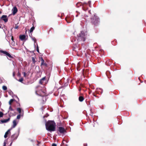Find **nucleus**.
<instances>
[{
	"label": "nucleus",
	"instance_id": "obj_9",
	"mask_svg": "<svg viewBox=\"0 0 146 146\" xmlns=\"http://www.w3.org/2000/svg\"><path fill=\"white\" fill-rule=\"evenodd\" d=\"M12 11H13V15H14L17 12V7H14L13 9H12Z\"/></svg>",
	"mask_w": 146,
	"mask_h": 146
},
{
	"label": "nucleus",
	"instance_id": "obj_27",
	"mask_svg": "<svg viewBox=\"0 0 146 146\" xmlns=\"http://www.w3.org/2000/svg\"><path fill=\"white\" fill-rule=\"evenodd\" d=\"M23 80V78H21L20 79H19V81L21 82H22Z\"/></svg>",
	"mask_w": 146,
	"mask_h": 146
},
{
	"label": "nucleus",
	"instance_id": "obj_37",
	"mask_svg": "<svg viewBox=\"0 0 146 146\" xmlns=\"http://www.w3.org/2000/svg\"><path fill=\"white\" fill-rule=\"evenodd\" d=\"M14 74H14V73H13V76H14Z\"/></svg>",
	"mask_w": 146,
	"mask_h": 146
},
{
	"label": "nucleus",
	"instance_id": "obj_25",
	"mask_svg": "<svg viewBox=\"0 0 146 146\" xmlns=\"http://www.w3.org/2000/svg\"><path fill=\"white\" fill-rule=\"evenodd\" d=\"M32 60L33 62L34 63H35L36 62L35 58L33 57H32Z\"/></svg>",
	"mask_w": 146,
	"mask_h": 146
},
{
	"label": "nucleus",
	"instance_id": "obj_34",
	"mask_svg": "<svg viewBox=\"0 0 146 146\" xmlns=\"http://www.w3.org/2000/svg\"><path fill=\"white\" fill-rule=\"evenodd\" d=\"M18 28V26H16L15 27V29H17Z\"/></svg>",
	"mask_w": 146,
	"mask_h": 146
},
{
	"label": "nucleus",
	"instance_id": "obj_13",
	"mask_svg": "<svg viewBox=\"0 0 146 146\" xmlns=\"http://www.w3.org/2000/svg\"><path fill=\"white\" fill-rule=\"evenodd\" d=\"M10 120V118H8V119L4 120H2L1 121V122L2 123H6L8 121Z\"/></svg>",
	"mask_w": 146,
	"mask_h": 146
},
{
	"label": "nucleus",
	"instance_id": "obj_4",
	"mask_svg": "<svg viewBox=\"0 0 146 146\" xmlns=\"http://www.w3.org/2000/svg\"><path fill=\"white\" fill-rule=\"evenodd\" d=\"M99 19L97 17L94 15V17L92 19V22L94 25H96L98 23L99 21Z\"/></svg>",
	"mask_w": 146,
	"mask_h": 146
},
{
	"label": "nucleus",
	"instance_id": "obj_1",
	"mask_svg": "<svg viewBox=\"0 0 146 146\" xmlns=\"http://www.w3.org/2000/svg\"><path fill=\"white\" fill-rule=\"evenodd\" d=\"M46 90L44 88H42L40 86H38L36 88V93L37 95L43 97V100L45 102L46 100Z\"/></svg>",
	"mask_w": 146,
	"mask_h": 146
},
{
	"label": "nucleus",
	"instance_id": "obj_35",
	"mask_svg": "<svg viewBox=\"0 0 146 146\" xmlns=\"http://www.w3.org/2000/svg\"><path fill=\"white\" fill-rule=\"evenodd\" d=\"M87 145L86 144H84V146H87Z\"/></svg>",
	"mask_w": 146,
	"mask_h": 146
},
{
	"label": "nucleus",
	"instance_id": "obj_41",
	"mask_svg": "<svg viewBox=\"0 0 146 146\" xmlns=\"http://www.w3.org/2000/svg\"><path fill=\"white\" fill-rule=\"evenodd\" d=\"M78 16V15H76V17H77Z\"/></svg>",
	"mask_w": 146,
	"mask_h": 146
},
{
	"label": "nucleus",
	"instance_id": "obj_11",
	"mask_svg": "<svg viewBox=\"0 0 146 146\" xmlns=\"http://www.w3.org/2000/svg\"><path fill=\"white\" fill-rule=\"evenodd\" d=\"M18 136L17 135H16L15 134H14L13 135L11 136V138L12 139V140H13L16 139L17 138Z\"/></svg>",
	"mask_w": 146,
	"mask_h": 146
},
{
	"label": "nucleus",
	"instance_id": "obj_8",
	"mask_svg": "<svg viewBox=\"0 0 146 146\" xmlns=\"http://www.w3.org/2000/svg\"><path fill=\"white\" fill-rule=\"evenodd\" d=\"M11 129H9L5 133V135L4 136V137L6 138L7 137L8 135H10V131Z\"/></svg>",
	"mask_w": 146,
	"mask_h": 146
},
{
	"label": "nucleus",
	"instance_id": "obj_38",
	"mask_svg": "<svg viewBox=\"0 0 146 146\" xmlns=\"http://www.w3.org/2000/svg\"><path fill=\"white\" fill-rule=\"evenodd\" d=\"M79 4V3H77V5H78Z\"/></svg>",
	"mask_w": 146,
	"mask_h": 146
},
{
	"label": "nucleus",
	"instance_id": "obj_2",
	"mask_svg": "<svg viewBox=\"0 0 146 146\" xmlns=\"http://www.w3.org/2000/svg\"><path fill=\"white\" fill-rule=\"evenodd\" d=\"M46 128L48 131L50 132L56 130V124L52 121H48L46 123Z\"/></svg>",
	"mask_w": 146,
	"mask_h": 146
},
{
	"label": "nucleus",
	"instance_id": "obj_22",
	"mask_svg": "<svg viewBox=\"0 0 146 146\" xmlns=\"http://www.w3.org/2000/svg\"><path fill=\"white\" fill-rule=\"evenodd\" d=\"M6 55L7 56H8L10 58H12V56L11 55V54H9L8 52H7V54H6Z\"/></svg>",
	"mask_w": 146,
	"mask_h": 146
},
{
	"label": "nucleus",
	"instance_id": "obj_40",
	"mask_svg": "<svg viewBox=\"0 0 146 146\" xmlns=\"http://www.w3.org/2000/svg\"><path fill=\"white\" fill-rule=\"evenodd\" d=\"M89 13H90V11H89Z\"/></svg>",
	"mask_w": 146,
	"mask_h": 146
},
{
	"label": "nucleus",
	"instance_id": "obj_31",
	"mask_svg": "<svg viewBox=\"0 0 146 146\" xmlns=\"http://www.w3.org/2000/svg\"><path fill=\"white\" fill-rule=\"evenodd\" d=\"M23 75H24V76L25 77H26V73L25 72H23Z\"/></svg>",
	"mask_w": 146,
	"mask_h": 146
},
{
	"label": "nucleus",
	"instance_id": "obj_18",
	"mask_svg": "<svg viewBox=\"0 0 146 146\" xmlns=\"http://www.w3.org/2000/svg\"><path fill=\"white\" fill-rule=\"evenodd\" d=\"M17 110L19 113H21V111H22V110H21V108H18L17 109Z\"/></svg>",
	"mask_w": 146,
	"mask_h": 146
},
{
	"label": "nucleus",
	"instance_id": "obj_7",
	"mask_svg": "<svg viewBox=\"0 0 146 146\" xmlns=\"http://www.w3.org/2000/svg\"><path fill=\"white\" fill-rule=\"evenodd\" d=\"M19 121H17L16 119L14 120L13 121V125L12 126V128H15L17 125V124L18 123Z\"/></svg>",
	"mask_w": 146,
	"mask_h": 146
},
{
	"label": "nucleus",
	"instance_id": "obj_16",
	"mask_svg": "<svg viewBox=\"0 0 146 146\" xmlns=\"http://www.w3.org/2000/svg\"><path fill=\"white\" fill-rule=\"evenodd\" d=\"M41 65H46V64L44 63V61L42 58H41Z\"/></svg>",
	"mask_w": 146,
	"mask_h": 146
},
{
	"label": "nucleus",
	"instance_id": "obj_36",
	"mask_svg": "<svg viewBox=\"0 0 146 146\" xmlns=\"http://www.w3.org/2000/svg\"><path fill=\"white\" fill-rule=\"evenodd\" d=\"M1 102H0V106H1Z\"/></svg>",
	"mask_w": 146,
	"mask_h": 146
},
{
	"label": "nucleus",
	"instance_id": "obj_33",
	"mask_svg": "<svg viewBox=\"0 0 146 146\" xmlns=\"http://www.w3.org/2000/svg\"><path fill=\"white\" fill-rule=\"evenodd\" d=\"M11 40L12 41H13L14 39L13 36H12L11 37Z\"/></svg>",
	"mask_w": 146,
	"mask_h": 146
},
{
	"label": "nucleus",
	"instance_id": "obj_20",
	"mask_svg": "<svg viewBox=\"0 0 146 146\" xmlns=\"http://www.w3.org/2000/svg\"><path fill=\"white\" fill-rule=\"evenodd\" d=\"M10 111H14L11 108V106H10L9 107L8 112H9Z\"/></svg>",
	"mask_w": 146,
	"mask_h": 146
},
{
	"label": "nucleus",
	"instance_id": "obj_21",
	"mask_svg": "<svg viewBox=\"0 0 146 146\" xmlns=\"http://www.w3.org/2000/svg\"><path fill=\"white\" fill-rule=\"evenodd\" d=\"M2 88H3V89L4 90H7V87L6 86H3V87H2Z\"/></svg>",
	"mask_w": 146,
	"mask_h": 146
},
{
	"label": "nucleus",
	"instance_id": "obj_23",
	"mask_svg": "<svg viewBox=\"0 0 146 146\" xmlns=\"http://www.w3.org/2000/svg\"><path fill=\"white\" fill-rule=\"evenodd\" d=\"M1 52L6 55V54L7 53V52L3 50H1Z\"/></svg>",
	"mask_w": 146,
	"mask_h": 146
},
{
	"label": "nucleus",
	"instance_id": "obj_29",
	"mask_svg": "<svg viewBox=\"0 0 146 146\" xmlns=\"http://www.w3.org/2000/svg\"><path fill=\"white\" fill-rule=\"evenodd\" d=\"M6 140H5L4 142V145L3 146H6Z\"/></svg>",
	"mask_w": 146,
	"mask_h": 146
},
{
	"label": "nucleus",
	"instance_id": "obj_30",
	"mask_svg": "<svg viewBox=\"0 0 146 146\" xmlns=\"http://www.w3.org/2000/svg\"><path fill=\"white\" fill-rule=\"evenodd\" d=\"M32 39L35 42H36V40L35 38H32Z\"/></svg>",
	"mask_w": 146,
	"mask_h": 146
},
{
	"label": "nucleus",
	"instance_id": "obj_10",
	"mask_svg": "<svg viewBox=\"0 0 146 146\" xmlns=\"http://www.w3.org/2000/svg\"><path fill=\"white\" fill-rule=\"evenodd\" d=\"M20 39L22 40H25L26 36L25 35H21L19 36Z\"/></svg>",
	"mask_w": 146,
	"mask_h": 146
},
{
	"label": "nucleus",
	"instance_id": "obj_12",
	"mask_svg": "<svg viewBox=\"0 0 146 146\" xmlns=\"http://www.w3.org/2000/svg\"><path fill=\"white\" fill-rule=\"evenodd\" d=\"M45 80V77L41 79L39 81V83L42 84L43 83V82Z\"/></svg>",
	"mask_w": 146,
	"mask_h": 146
},
{
	"label": "nucleus",
	"instance_id": "obj_24",
	"mask_svg": "<svg viewBox=\"0 0 146 146\" xmlns=\"http://www.w3.org/2000/svg\"><path fill=\"white\" fill-rule=\"evenodd\" d=\"M11 44L13 46H14L15 45V42L14 41H12V42H11Z\"/></svg>",
	"mask_w": 146,
	"mask_h": 146
},
{
	"label": "nucleus",
	"instance_id": "obj_17",
	"mask_svg": "<svg viewBox=\"0 0 146 146\" xmlns=\"http://www.w3.org/2000/svg\"><path fill=\"white\" fill-rule=\"evenodd\" d=\"M13 101L14 100L13 99H11L10 100L9 102V104L10 105V106H11V104L13 102Z\"/></svg>",
	"mask_w": 146,
	"mask_h": 146
},
{
	"label": "nucleus",
	"instance_id": "obj_5",
	"mask_svg": "<svg viewBox=\"0 0 146 146\" xmlns=\"http://www.w3.org/2000/svg\"><path fill=\"white\" fill-rule=\"evenodd\" d=\"M58 131L61 133H64L65 132V130L64 128L62 127H59L58 128Z\"/></svg>",
	"mask_w": 146,
	"mask_h": 146
},
{
	"label": "nucleus",
	"instance_id": "obj_3",
	"mask_svg": "<svg viewBox=\"0 0 146 146\" xmlns=\"http://www.w3.org/2000/svg\"><path fill=\"white\" fill-rule=\"evenodd\" d=\"M85 38L86 36L84 33L81 32L79 35V39L83 41H84L85 40Z\"/></svg>",
	"mask_w": 146,
	"mask_h": 146
},
{
	"label": "nucleus",
	"instance_id": "obj_42",
	"mask_svg": "<svg viewBox=\"0 0 146 146\" xmlns=\"http://www.w3.org/2000/svg\"><path fill=\"white\" fill-rule=\"evenodd\" d=\"M13 115V114H12V115L11 114V115Z\"/></svg>",
	"mask_w": 146,
	"mask_h": 146
},
{
	"label": "nucleus",
	"instance_id": "obj_39",
	"mask_svg": "<svg viewBox=\"0 0 146 146\" xmlns=\"http://www.w3.org/2000/svg\"><path fill=\"white\" fill-rule=\"evenodd\" d=\"M1 11H0V14H1Z\"/></svg>",
	"mask_w": 146,
	"mask_h": 146
},
{
	"label": "nucleus",
	"instance_id": "obj_32",
	"mask_svg": "<svg viewBox=\"0 0 146 146\" xmlns=\"http://www.w3.org/2000/svg\"><path fill=\"white\" fill-rule=\"evenodd\" d=\"M52 146H57V145L55 143H53L52 145Z\"/></svg>",
	"mask_w": 146,
	"mask_h": 146
},
{
	"label": "nucleus",
	"instance_id": "obj_19",
	"mask_svg": "<svg viewBox=\"0 0 146 146\" xmlns=\"http://www.w3.org/2000/svg\"><path fill=\"white\" fill-rule=\"evenodd\" d=\"M34 29H35V27H32L31 28L30 30V33H31V32H33V31L34 30Z\"/></svg>",
	"mask_w": 146,
	"mask_h": 146
},
{
	"label": "nucleus",
	"instance_id": "obj_28",
	"mask_svg": "<svg viewBox=\"0 0 146 146\" xmlns=\"http://www.w3.org/2000/svg\"><path fill=\"white\" fill-rule=\"evenodd\" d=\"M37 48H36V50H37V51L39 53V50L38 47V46L37 44Z\"/></svg>",
	"mask_w": 146,
	"mask_h": 146
},
{
	"label": "nucleus",
	"instance_id": "obj_14",
	"mask_svg": "<svg viewBox=\"0 0 146 146\" xmlns=\"http://www.w3.org/2000/svg\"><path fill=\"white\" fill-rule=\"evenodd\" d=\"M84 98L83 96H80L79 98V100L80 102H82L84 100Z\"/></svg>",
	"mask_w": 146,
	"mask_h": 146
},
{
	"label": "nucleus",
	"instance_id": "obj_26",
	"mask_svg": "<svg viewBox=\"0 0 146 146\" xmlns=\"http://www.w3.org/2000/svg\"><path fill=\"white\" fill-rule=\"evenodd\" d=\"M3 113L1 112H0V117H3Z\"/></svg>",
	"mask_w": 146,
	"mask_h": 146
},
{
	"label": "nucleus",
	"instance_id": "obj_6",
	"mask_svg": "<svg viewBox=\"0 0 146 146\" xmlns=\"http://www.w3.org/2000/svg\"><path fill=\"white\" fill-rule=\"evenodd\" d=\"M1 19L3 21L5 22L6 23L8 21V18L6 15H3L1 17Z\"/></svg>",
	"mask_w": 146,
	"mask_h": 146
},
{
	"label": "nucleus",
	"instance_id": "obj_15",
	"mask_svg": "<svg viewBox=\"0 0 146 146\" xmlns=\"http://www.w3.org/2000/svg\"><path fill=\"white\" fill-rule=\"evenodd\" d=\"M22 111H23V112H22L23 113L21 114V116H23V110ZM21 114H19L17 116V119H20V118L21 117Z\"/></svg>",
	"mask_w": 146,
	"mask_h": 146
}]
</instances>
